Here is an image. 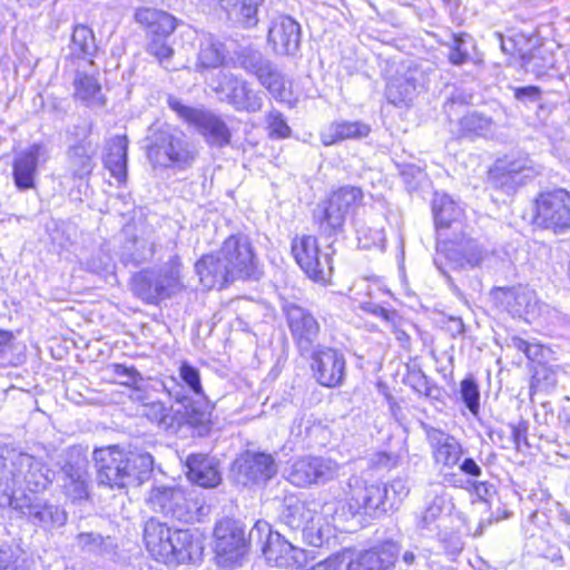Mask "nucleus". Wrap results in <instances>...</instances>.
<instances>
[{"mask_svg": "<svg viewBox=\"0 0 570 570\" xmlns=\"http://www.w3.org/2000/svg\"><path fill=\"white\" fill-rule=\"evenodd\" d=\"M51 482L52 472L41 460L14 449L0 452V508L16 502L17 490L39 493Z\"/></svg>", "mask_w": 570, "mask_h": 570, "instance_id": "nucleus-1", "label": "nucleus"}, {"mask_svg": "<svg viewBox=\"0 0 570 570\" xmlns=\"http://www.w3.org/2000/svg\"><path fill=\"white\" fill-rule=\"evenodd\" d=\"M97 480L110 489L139 487L150 475L154 459L147 452H126L117 445L96 449Z\"/></svg>", "mask_w": 570, "mask_h": 570, "instance_id": "nucleus-2", "label": "nucleus"}, {"mask_svg": "<svg viewBox=\"0 0 570 570\" xmlns=\"http://www.w3.org/2000/svg\"><path fill=\"white\" fill-rule=\"evenodd\" d=\"M409 493L407 482L402 478H395L384 484L368 483L358 475H352L344 488V497L351 514H364L371 518H377L390 510L397 509Z\"/></svg>", "mask_w": 570, "mask_h": 570, "instance_id": "nucleus-3", "label": "nucleus"}, {"mask_svg": "<svg viewBox=\"0 0 570 570\" xmlns=\"http://www.w3.org/2000/svg\"><path fill=\"white\" fill-rule=\"evenodd\" d=\"M147 157L155 166L187 169L197 158V148L179 128L155 122L148 129Z\"/></svg>", "mask_w": 570, "mask_h": 570, "instance_id": "nucleus-4", "label": "nucleus"}, {"mask_svg": "<svg viewBox=\"0 0 570 570\" xmlns=\"http://www.w3.org/2000/svg\"><path fill=\"white\" fill-rule=\"evenodd\" d=\"M363 191L358 187L344 186L334 191L314 209V220L322 235L332 236L343 230L347 216L362 204Z\"/></svg>", "mask_w": 570, "mask_h": 570, "instance_id": "nucleus-5", "label": "nucleus"}, {"mask_svg": "<svg viewBox=\"0 0 570 570\" xmlns=\"http://www.w3.org/2000/svg\"><path fill=\"white\" fill-rule=\"evenodd\" d=\"M248 541L262 542L266 561L275 567L292 568L307 561L306 551L287 541L278 532H273L265 521H257L248 534Z\"/></svg>", "mask_w": 570, "mask_h": 570, "instance_id": "nucleus-6", "label": "nucleus"}, {"mask_svg": "<svg viewBox=\"0 0 570 570\" xmlns=\"http://www.w3.org/2000/svg\"><path fill=\"white\" fill-rule=\"evenodd\" d=\"M167 102L179 118L197 129L208 145L222 148L229 144L230 130L220 117L208 110L186 106L174 96H169Z\"/></svg>", "mask_w": 570, "mask_h": 570, "instance_id": "nucleus-7", "label": "nucleus"}, {"mask_svg": "<svg viewBox=\"0 0 570 570\" xmlns=\"http://www.w3.org/2000/svg\"><path fill=\"white\" fill-rule=\"evenodd\" d=\"M148 507L156 513L170 517L181 522L195 519L199 504L186 490L177 485L154 487L147 499Z\"/></svg>", "mask_w": 570, "mask_h": 570, "instance_id": "nucleus-8", "label": "nucleus"}, {"mask_svg": "<svg viewBox=\"0 0 570 570\" xmlns=\"http://www.w3.org/2000/svg\"><path fill=\"white\" fill-rule=\"evenodd\" d=\"M214 550L218 564L232 568L247 552L244 527L233 519L220 520L214 529Z\"/></svg>", "mask_w": 570, "mask_h": 570, "instance_id": "nucleus-9", "label": "nucleus"}, {"mask_svg": "<svg viewBox=\"0 0 570 570\" xmlns=\"http://www.w3.org/2000/svg\"><path fill=\"white\" fill-rule=\"evenodd\" d=\"M341 465L326 456H303L294 460L286 470V479L295 487L326 483L338 476Z\"/></svg>", "mask_w": 570, "mask_h": 570, "instance_id": "nucleus-10", "label": "nucleus"}, {"mask_svg": "<svg viewBox=\"0 0 570 570\" xmlns=\"http://www.w3.org/2000/svg\"><path fill=\"white\" fill-rule=\"evenodd\" d=\"M292 254L302 271L313 281L325 283L333 271L331 253H321L314 236H296L292 240Z\"/></svg>", "mask_w": 570, "mask_h": 570, "instance_id": "nucleus-11", "label": "nucleus"}, {"mask_svg": "<svg viewBox=\"0 0 570 570\" xmlns=\"http://www.w3.org/2000/svg\"><path fill=\"white\" fill-rule=\"evenodd\" d=\"M539 174L528 156L505 157L498 160L489 171V184L505 194H512Z\"/></svg>", "mask_w": 570, "mask_h": 570, "instance_id": "nucleus-12", "label": "nucleus"}, {"mask_svg": "<svg viewBox=\"0 0 570 570\" xmlns=\"http://www.w3.org/2000/svg\"><path fill=\"white\" fill-rule=\"evenodd\" d=\"M180 287L178 272L174 268L142 271L132 278V292L148 304L170 297Z\"/></svg>", "mask_w": 570, "mask_h": 570, "instance_id": "nucleus-13", "label": "nucleus"}, {"mask_svg": "<svg viewBox=\"0 0 570 570\" xmlns=\"http://www.w3.org/2000/svg\"><path fill=\"white\" fill-rule=\"evenodd\" d=\"M534 220L556 234L570 232V193L557 189L541 194L537 199Z\"/></svg>", "mask_w": 570, "mask_h": 570, "instance_id": "nucleus-14", "label": "nucleus"}, {"mask_svg": "<svg viewBox=\"0 0 570 570\" xmlns=\"http://www.w3.org/2000/svg\"><path fill=\"white\" fill-rule=\"evenodd\" d=\"M214 90L220 101L227 102L236 111L257 112L263 107L261 92L255 91L246 80L233 73H219L218 83Z\"/></svg>", "mask_w": 570, "mask_h": 570, "instance_id": "nucleus-15", "label": "nucleus"}, {"mask_svg": "<svg viewBox=\"0 0 570 570\" xmlns=\"http://www.w3.org/2000/svg\"><path fill=\"white\" fill-rule=\"evenodd\" d=\"M286 322L301 355H308L316 348L321 325L306 308L293 303L284 305Z\"/></svg>", "mask_w": 570, "mask_h": 570, "instance_id": "nucleus-16", "label": "nucleus"}, {"mask_svg": "<svg viewBox=\"0 0 570 570\" xmlns=\"http://www.w3.org/2000/svg\"><path fill=\"white\" fill-rule=\"evenodd\" d=\"M311 367L316 381L326 387H336L343 384L345 379L346 361L338 350L317 345L309 353Z\"/></svg>", "mask_w": 570, "mask_h": 570, "instance_id": "nucleus-17", "label": "nucleus"}, {"mask_svg": "<svg viewBox=\"0 0 570 570\" xmlns=\"http://www.w3.org/2000/svg\"><path fill=\"white\" fill-rule=\"evenodd\" d=\"M443 246L446 258L460 268L480 267L492 255L476 239L461 229L446 239Z\"/></svg>", "mask_w": 570, "mask_h": 570, "instance_id": "nucleus-18", "label": "nucleus"}, {"mask_svg": "<svg viewBox=\"0 0 570 570\" xmlns=\"http://www.w3.org/2000/svg\"><path fill=\"white\" fill-rule=\"evenodd\" d=\"M9 507L19 511L31 523L43 529L61 527L67 521V513L59 505L28 495L24 492Z\"/></svg>", "mask_w": 570, "mask_h": 570, "instance_id": "nucleus-19", "label": "nucleus"}, {"mask_svg": "<svg viewBox=\"0 0 570 570\" xmlns=\"http://www.w3.org/2000/svg\"><path fill=\"white\" fill-rule=\"evenodd\" d=\"M218 253L235 279L253 275L256 259L253 246L246 236H229Z\"/></svg>", "mask_w": 570, "mask_h": 570, "instance_id": "nucleus-20", "label": "nucleus"}, {"mask_svg": "<svg viewBox=\"0 0 570 570\" xmlns=\"http://www.w3.org/2000/svg\"><path fill=\"white\" fill-rule=\"evenodd\" d=\"M237 481L243 485L264 484L277 473L271 454L246 451L234 463Z\"/></svg>", "mask_w": 570, "mask_h": 570, "instance_id": "nucleus-21", "label": "nucleus"}, {"mask_svg": "<svg viewBox=\"0 0 570 570\" xmlns=\"http://www.w3.org/2000/svg\"><path fill=\"white\" fill-rule=\"evenodd\" d=\"M75 135L82 138L69 146L67 150L68 166L73 177L83 178L89 176L95 168L98 145L88 139L91 124L75 126Z\"/></svg>", "mask_w": 570, "mask_h": 570, "instance_id": "nucleus-22", "label": "nucleus"}, {"mask_svg": "<svg viewBox=\"0 0 570 570\" xmlns=\"http://www.w3.org/2000/svg\"><path fill=\"white\" fill-rule=\"evenodd\" d=\"M163 553L160 562L169 567L196 562L203 554V543L191 531L175 529Z\"/></svg>", "mask_w": 570, "mask_h": 570, "instance_id": "nucleus-23", "label": "nucleus"}, {"mask_svg": "<svg viewBox=\"0 0 570 570\" xmlns=\"http://www.w3.org/2000/svg\"><path fill=\"white\" fill-rule=\"evenodd\" d=\"M401 551V546L393 540L360 552L350 559L346 570H390L395 564Z\"/></svg>", "mask_w": 570, "mask_h": 570, "instance_id": "nucleus-24", "label": "nucleus"}, {"mask_svg": "<svg viewBox=\"0 0 570 570\" xmlns=\"http://www.w3.org/2000/svg\"><path fill=\"white\" fill-rule=\"evenodd\" d=\"M49 151L42 144H33L20 151L13 161V179L18 189L35 188V180L40 161H47Z\"/></svg>", "mask_w": 570, "mask_h": 570, "instance_id": "nucleus-25", "label": "nucleus"}, {"mask_svg": "<svg viewBox=\"0 0 570 570\" xmlns=\"http://www.w3.org/2000/svg\"><path fill=\"white\" fill-rule=\"evenodd\" d=\"M268 43L277 55L293 56L301 43V26L289 16H279L272 21Z\"/></svg>", "mask_w": 570, "mask_h": 570, "instance_id": "nucleus-26", "label": "nucleus"}, {"mask_svg": "<svg viewBox=\"0 0 570 570\" xmlns=\"http://www.w3.org/2000/svg\"><path fill=\"white\" fill-rule=\"evenodd\" d=\"M493 295L495 301L513 317H527L537 312L535 293L527 287H499Z\"/></svg>", "mask_w": 570, "mask_h": 570, "instance_id": "nucleus-27", "label": "nucleus"}, {"mask_svg": "<svg viewBox=\"0 0 570 570\" xmlns=\"http://www.w3.org/2000/svg\"><path fill=\"white\" fill-rule=\"evenodd\" d=\"M195 269L199 281L206 289H220L235 278L227 268L219 253L204 255L196 264Z\"/></svg>", "mask_w": 570, "mask_h": 570, "instance_id": "nucleus-28", "label": "nucleus"}, {"mask_svg": "<svg viewBox=\"0 0 570 570\" xmlns=\"http://www.w3.org/2000/svg\"><path fill=\"white\" fill-rule=\"evenodd\" d=\"M426 436L433 450L435 462L449 469L459 464L464 451L454 436L434 428L426 431Z\"/></svg>", "mask_w": 570, "mask_h": 570, "instance_id": "nucleus-29", "label": "nucleus"}, {"mask_svg": "<svg viewBox=\"0 0 570 570\" xmlns=\"http://www.w3.org/2000/svg\"><path fill=\"white\" fill-rule=\"evenodd\" d=\"M446 488L442 483L432 482L425 489V508L416 519V528L420 531L432 532L438 528L445 507Z\"/></svg>", "mask_w": 570, "mask_h": 570, "instance_id": "nucleus-30", "label": "nucleus"}, {"mask_svg": "<svg viewBox=\"0 0 570 570\" xmlns=\"http://www.w3.org/2000/svg\"><path fill=\"white\" fill-rule=\"evenodd\" d=\"M187 478L190 482L203 488H215L222 476L215 459L205 454H191L186 460Z\"/></svg>", "mask_w": 570, "mask_h": 570, "instance_id": "nucleus-31", "label": "nucleus"}, {"mask_svg": "<svg viewBox=\"0 0 570 570\" xmlns=\"http://www.w3.org/2000/svg\"><path fill=\"white\" fill-rule=\"evenodd\" d=\"M433 214L438 234L440 237H446L443 233L453 228V234L461 228L462 208L448 195H435L433 200Z\"/></svg>", "mask_w": 570, "mask_h": 570, "instance_id": "nucleus-32", "label": "nucleus"}, {"mask_svg": "<svg viewBox=\"0 0 570 570\" xmlns=\"http://www.w3.org/2000/svg\"><path fill=\"white\" fill-rule=\"evenodd\" d=\"M497 124L491 117L473 111L464 115L458 122V138L475 139L492 138L497 132Z\"/></svg>", "mask_w": 570, "mask_h": 570, "instance_id": "nucleus-33", "label": "nucleus"}, {"mask_svg": "<svg viewBox=\"0 0 570 570\" xmlns=\"http://www.w3.org/2000/svg\"><path fill=\"white\" fill-rule=\"evenodd\" d=\"M370 131V126L362 121L332 122L321 131V141L325 146H332L345 139L366 137Z\"/></svg>", "mask_w": 570, "mask_h": 570, "instance_id": "nucleus-34", "label": "nucleus"}, {"mask_svg": "<svg viewBox=\"0 0 570 570\" xmlns=\"http://www.w3.org/2000/svg\"><path fill=\"white\" fill-rule=\"evenodd\" d=\"M175 529L156 518H149L144 527V541L148 552L158 561L164 557Z\"/></svg>", "mask_w": 570, "mask_h": 570, "instance_id": "nucleus-35", "label": "nucleus"}, {"mask_svg": "<svg viewBox=\"0 0 570 570\" xmlns=\"http://www.w3.org/2000/svg\"><path fill=\"white\" fill-rule=\"evenodd\" d=\"M75 98L87 107L101 108L106 105V98L97 78L83 71H78L73 79Z\"/></svg>", "mask_w": 570, "mask_h": 570, "instance_id": "nucleus-36", "label": "nucleus"}, {"mask_svg": "<svg viewBox=\"0 0 570 570\" xmlns=\"http://www.w3.org/2000/svg\"><path fill=\"white\" fill-rule=\"evenodd\" d=\"M420 72L409 68L403 75L391 79L386 87V98L397 106L410 101L416 91Z\"/></svg>", "mask_w": 570, "mask_h": 570, "instance_id": "nucleus-37", "label": "nucleus"}, {"mask_svg": "<svg viewBox=\"0 0 570 570\" xmlns=\"http://www.w3.org/2000/svg\"><path fill=\"white\" fill-rule=\"evenodd\" d=\"M127 150L128 140L126 136L117 135L108 142L105 166L119 183L127 177Z\"/></svg>", "mask_w": 570, "mask_h": 570, "instance_id": "nucleus-38", "label": "nucleus"}, {"mask_svg": "<svg viewBox=\"0 0 570 570\" xmlns=\"http://www.w3.org/2000/svg\"><path fill=\"white\" fill-rule=\"evenodd\" d=\"M314 511L309 509L303 501L297 498L289 497L284 500L279 520L283 524L292 530H299L307 520L314 515Z\"/></svg>", "mask_w": 570, "mask_h": 570, "instance_id": "nucleus-39", "label": "nucleus"}, {"mask_svg": "<svg viewBox=\"0 0 570 570\" xmlns=\"http://www.w3.org/2000/svg\"><path fill=\"white\" fill-rule=\"evenodd\" d=\"M136 20L146 24L151 32L160 36H168L176 29V20L171 14L155 9L137 10Z\"/></svg>", "mask_w": 570, "mask_h": 570, "instance_id": "nucleus-40", "label": "nucleus"}, {"mask_svg": "<svg viewBox=\"0 0 570 570\" xmlns=\"http://www.w3.org/2000/svg\"><path fill=\"white\" fill-rule=\"evenodd\" d=\"M558 366H552L543 362H539L532 367V376L530 381V397L537 392H549L557 385Z\"/></svg>", "mask_w": 570, "mask_h": 570, "instance_id": "nucleus-41", "label": "nucleus"}, {"mask_svg": "<svg viewBox=\"0 0 570 570\" xmlns=\"http://www.w3.org/2000/svg\"><path fill=\"white\" fill-rule=\"evenodd\" d=\"M226 50L222 42L215 40L212 36L206 37L199 48L198 66L210 69L222 66L225 59Z\"/></svg>", "mask_w": 570, "mask_h": 570, "instance_id": "nucleus-42", "label": "nucleus"}, {"mask_svg": "<svg viewBox=\"0 0 570 570\" xmlns=\"http://www.w3.org/2000/svg\"><path fill=\"white\" fill-rule=\"evenodd\" d=\"M299 530L302 531L304 541L313 547H321L325 539H328L331 535L330 524H325L323 515L318 514L316 511H314V515L311 520H307Z\"/></svg>", "mask_w": 570, "mask_h": 570, "instance_id": "nucleus-43", "label": "nucleus"}, {"mask_svg": "<svg viewBox=\"0 0 570 570\" xmlns=\"http://www.w3.org/2000/svg\"><path fill=\"white\" fill-rule=\"evenodd\" d=\"M77 547L83 552L92 556L110 553L112 544L110 537H102L96 532H81L76 538Z\"/></svg>", "mask_w": 570, "mask_h": 570, "instance_id": "nucleus-44", "label": "nucleus"}, {"mask_svg": "<svg viewBox=\"0 0 570 570\" xmlns=\"http://www.w3.org/2000/svg\"><path fill=\"white\" fill-rule=\"evenodd\" d=\"M71 52L78 57H92L97 51L94 32L86 26H77L71 36Z\"/></svg>", "mask_w": 570, "mask_h": 570, "instance_id": "nucleus-45", "label": "nucleus"}, {"mask_svg": "<svg viewBox=\"0 0 570 570\" xmlns=\"http://www.w3.org/2000/svg\"><path fill=\"white\" fill-rule=\"evenodd\" d=\"M139 400L141 402L139 411L142 416L164 428H168L171 424V407L166 406L158 400H149L148 397H141Z\"/></svg>", "mask_w": 570, "mask_h": 570, "instance_id": "nucleus-46", "label": "nucleus"}, {"mask_svg": "<svg viewBox=\"0 0 570 570\" xmlns=\"http://www.w3.org/2000/svg\"><path fill=\"white\" fill-rule=\"evenodd\" d=\"M264 0H235L230 13L235 14L237 21L245 28H253L258 22V8Z\"/></svg>", "mask_w": 570, "mask_h": 570, "instance_id": "nucleus-47", "label": "nucleus"}, {"mask_svg": "<svg viewBox=\"0 0 570 570\" xmlns=\"http://www.w3.org/2000/svg\"><path fill=\"white\" fill-rule=\"evenodd\" d=\"M240 66L248 72L263 78L264 73L269 69L272 63L264 59L263 55L257 50L246 49L239 56Z\"/></svg>", "mask_w": 570, "mask_h": 570, "instance_id": "nucleus-48", "label": "nucleus"}, {"mask_svg": "<svg viewBox=\"0 0 570 570\" xmlns=\"http://www.w3.org/2000/svg\"><path fill=\"white\" fill-rule=\"evenodd\" d=\"M358 245L368 249L372 247L383 248L385 243V232L381 227H371L361 225L356 227Z\"/></svg>", "mask_w": 570, "mask_h": 570, "instance_id": "nucleus-49", "label": "nucleus"}, {"mask_svg": "<svg viewBox=\"0 0 570 570\" xmlns=\"http://www.w3.org/2000/svg\"><path fill=\"white\" fill-rule=\"evenodd\" d=\"M460 393L463 402L465 403L466 407L471 411V413H473L474 415L478 414L480 406V392L475 380L472 377L464 379L461 382Z\"/></svg>", "mask_w": 570, "mask_h": 570, "instance_id": "nucleus-50", "label": "nucleus"}, {"mask_svg": "<svg viewBox=\"0 0 570 570\" xmlns=\"http://www.w3.org/2000/svg\"><path fill=\"white\" fill-rule=\"evenodd\" d=\"M276 98L285 99V79L273 66L258 79Z\"/></svg>", "mask_w": 570, "mask_h": 570, "instance_id": "nucleus-51", "label": "nucleus"}, {"mask_svg": "<svg viewBox=\"0 0 570 570\" xmlns=\"http://www.w3.org/2000/svg\"><path fill=\"white\" fill-rule=\"evenodd\" d=\"M179 376L190 392L196 395L204 396V391L200 383V374L195 366L187 362H183L179 367Z\"/></svg>", "mask_w": 570, "mask_h": 570, "instance_id": "nucleus-52", "label": "nucleus"}, {"mask_svg": "<svg viewBox=\"0 0 570 570\" xmlns=\"http://www.w3.org/2000/svg\"><path fill=\"white\" fill-rule=\"evenodd\" d=\"M185 415L188 424L193 426H206L210 422L212 413L207 405L188 403L185 406Z\"/></svg>", "mask_w": 570, "mask_h": 570, "instance_id": "nucleus-53", "label": "nucleus"}, {"mask_svg": "<svg viewBox=\"0 0 570 570\" xmlns=\"http://www.w3.org/2000/svg\"><path fill=\"white\" fill-rule=\"evenodd\" d=\"M267 124L271 137L277 139L289 137L292 130L279 111L272 110L267 115Z\"/></svg>", "mask_w": 570, "mask_h": 570, "instance_id": "nucleus-54", "label": "nucleus"}, {"mask_svg": "<svg viewBox=\"0 0 570 570\" xmlns=\"http://www.w3.org/2000/svg\"><path fill=\"white\" fill-rule=\"evenodd\" d=\"M108 370L118 379L119 383L124 385H136L142 381V376L134 366L111 364Z\"/></svg>", "mask_w": 570, "mask_h": 570, "instance_id": "nucleus-55", "label": "nucleus"}, {"mask_svg": "<svg viewBox=\"0 0 570 570\" xmlns=\"http://www.w3.org/2000/svg\"><path fill=\"white\" fill-rule=\"evenodd\" d=\"M148 53L154 56L161 66L169 69V60L174 55V50L164 41L163 38H155L147 48Z\"/></svg>", "mask_w": 570, "mask_h": 570, "instance_id": "nucleus-56", "label": "nucleus"}, {"mask_svg": "<svg viewBox=\"0 0 570 570\" xmlns=\"http://www.w3.org/2000/svg\"><path fill=\"white\" fill-rule=\"evenodd\" d=\"M399 455L389 452H375L368 458V465L375 470H386L395 468L399 464Z\"/></svg>", "mask_w": 570, "mask_h": 570, "instance_id": "nucleus-57", "label": "nucleus"}, {"mask_svg": "<svg viewBox=\"0 0 570 570\" xmlns=\"http://www.w3.org/2000/svg\"><path fill=\"white\" fill-rule=\"evenodd\" d=\"M409 383L412 389L426 397H436L434 392H439L438 387L430 383L429 379L421 372L413 373L409 376Z\"/></svg>", "mask_w": 570, "mask_h": 570, "instance_id": "nucleus-58", "label": "nucleus"}, {"mask_svg": "<svg viewBox=\"0 0 570 570\" xmlns=\"http://www.w3.org/2000/svg\"><path fill=\"white\" fill-rule=\"evenodd\" d=\"M509 429L511 431V441L517 451L521 450L522 443L525 444L527 446H529V443H528L529 423L525 420H520L515 424L510 423Z\"/></svg>", "mask_w": 570, "mask_h": 570, "instance_id": "nucleus-59", "label": "nucleus"}, {"mask_svg": "<svg viewBox=\"0 0 570 570\" xmlns=\"http://www.w3.org/2000/svg\"><path fill=\"white\" fill-rule=\"evenodd\" d=\"M363 311L375 315L377 317H381L384 320L387 324H392L395 326V321L399 318V315L395 311H390L384 308L383 306H380L377 304L367 302L362 305Z\"/></svg>", "mask_w": 570, "mask_h": 570, "instance_id": "nucleus-60", "label": "nucleus"}, {"mask_svg": "<svg viewBox=\"0 0 570 570\" xmlns=\"http://www.w3.org/2000/svg\"><path fill=\"white\" fill-rule=\"evenodd\" d=\"M346 560L345 553H335L316 564L302 570H341Z\"/></svg>", "mask_w": 570, "mask_h": 570, "instance_id": "nucleus-61", "label": "nucleus"}, {"mask_svg": "<svg viewBox=\"0 0 570 570\" xmlns=\"http://www.w3.org/2000/svg\"><path fill=\"white\" fill-rule=\"evenodd\" d=\"M63 488L66 490L67 495H69L73 500H81L87 497V485L86 481L78 483H63Z\"/></svg>", "mask_w": 570, "mask_h": 570, "instance_id": "nucleus-62", "label": "nucleus"}, {"mask_svg": "<svg viewBox=\"0 0 570 570\" xmlns=\"http://www.w3.org/2000/svg\"><path fill=\"white\" fill-rule=\"evenodd\" d=\"M17 558L10 547L0 549V570H17Z\"/></svg>", "mask_w": 570, "mask_h": 570, "instance_id": "nucleus-63", "label": "nucleus"}, {"mask_svg": "<svg viewBox=\"0 0 570 570\" xmlns=\"http://www.w3.org/2000/svg\"><path fill=\"white\" fill-rule=\"evenodd\" d=\"M460 471L471 478H480L482 475L481 466L472 458H465L459 465Z\"/></svg>", "mask_w": 570, "mask_h": 570, "instance_id": "nucleus-64", "label": "nucleus"}]
</instances>
